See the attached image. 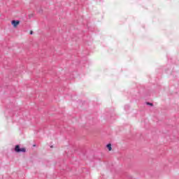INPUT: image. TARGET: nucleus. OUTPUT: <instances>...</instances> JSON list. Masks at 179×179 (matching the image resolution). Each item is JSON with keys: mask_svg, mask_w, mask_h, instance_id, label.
I'll return each instance as SVG.
<instances>
[{"mask_svg": "<svg viewBox=\"0 0 179 179\" xmlns=\"http://www.w3.org/2000/svg\"><path fill=\"white\" fill-rule=\"evenodd\" d=\"M128 107H129L128 106H126L124 107V108H128Z\"/></svg>", "mask_w": 179, "mask_h": 179, "instance_id": "nucleus-6", "label": "nucleus"}, {"mask_svg": "<svg viewBox=\"0 0 179 179\" xmlns=\"http://www.w3.org/2000/svg\"><path fill=\"white\" fill-rule=\"evenodd\" d=\"M30 34H33V31H30Z\"/></svg>", "mask_w": 179, "mask_h": 179, "instance_id": "nucleus-5", "label": "nucleus"}, {"mask_svg": "<svg viewBox=\"0 0 179 179\" xmlns=\"http://www.w3.org/2000/svg\"><path fill=\"white\" fill-rule=\"evenodd\" d=\"M146 104H147L148 106H153V103H150V102H147Z\"/></svg>", "mask_w": 179, "mask_h": 179, "instance_id": "nucleus-4", "label": "nucleus"}, {"mask_svg": "<svg viewBox=\"0 0 179 179\" xmlns=\"http://www.w3.org/2000/svg\"><path fill=\"white\" fill-rule=\"evenodd\" d=\"M106 148L108 149L109 151H111L112 148L111 145L110 143L106 145Z\"/></svg>", "mask_w": 179, "mask_h": 179, "instance_id": "nucleus-3", "label": "nucleus"}, {"mask_svg": "<svg viewBox=\"0 0 179 179\" xmlns=\"http://www.w3.org/2000/svg\"><path fill=\"white\" fill-rule=\"evenodd\" d=\"M15 152H16L17 153H20V152L24 153L26 152V148H20V146L19 145H17L15 147Z\"/></svg>", "mask_w": 179, "mask_h": 179, "instance_id": "nucleus-1", "label": "nucleus"}, {"mask_svg": "<svg viewBox=\"0 0 179 179\" xmlns=\"http://www.w3.org/2000/svg\"><path fill=\"white\" fill-rule=\"evenodd\" d=\"M20 22L18 20H13L12 22H11V24H13V26L14 27H16L17 26V24H19Z\"/></svg>", "mask_w": 179, "mask_h": 179, "instance_id": "nucleus-2", "label": "nucleus"}]
</instances>
